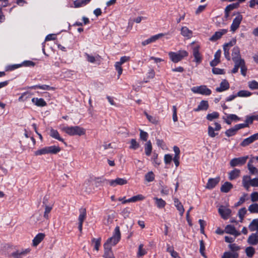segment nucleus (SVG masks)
<instances>
[{"label": "nucleus", "mask_w": 258, "mask_h": 258, "mask_svg": "<svg viewBox=\"0 0 258 258\" xmlns=\"http://www.w3.org/2000/svg\"><path fill=\"white\" fill-rule=\"evenodd\" d=\"M61 130L70 136H82L85 134V130L79 126H63L61 128Z\"/></svg>", "instance_id": "1"}, {"label": "nucleus", "mask_w": 258, "mask_h": 258, "mask_svg": "<svg viewBox=\"0 0 258 258\" xmlns=\"http://www.w3.org/2000/svg\"><path fill=\"white\" fill-rule=\"evenodd\" d=\"M60 148L58 146H51L45 147L40 149L34 152L35 156H41L46 154H56L60 151Z\"/></svg>", "instance_id": "2"}, {"label": "nucleus", "mask_w": 258, "mask_h": 258, "mask_svg": "<svg viewBox=\"0 0 258 258\" xmlns=\"http://www.w3.org/2000/svg\"><path fill=\"white\" fill-rule=\"evenodd\" d=\"M188 52L184 50H179L177 52H169L168 55L172 61L177 63L182 60L184 57L187 56Z\"/></svg>", "instance_id": "3"}, {"label": "nucleus", "mask_w": 258, "mask_h": 258, "mask_svg": "<svg viewBox=\"0 0 258 258\" xmlns=\"http://www.w3.org/2000/svg\"><path fill=\"white\" fill-rule=\"evenodd\" d=\"M120 239V232L119 227L116 226L115 228L113 236L108 239L107 242L105 243L107 245L110 244L111 245H115L116 244Z\"/></svg>", "instance_id": "4"}, {"label": "nucleus", "mask_w": 258, "mask_h": 258, "mask_svg": "<svg viewBox=\"0 0 258 258\" xmlns=\"http://www.w3.org/2000/svg\"><path fill=\"white\" fill-rule=\"evenodd\" d=\"M191 91L194 93L200 94L203 95H210L212 91L205 85L193 87L191 88Z\"/></svg>", "instance_id": "5"}, {"label": "nucleus", "mask_w": 258, "mask_h": 258, "mask_svg": "<svg viewBox=\"0 0 258 258\" xmlns=\"http://www.w3.org/2000/svg\"><path fill=\"white\" fill-rule=\"evenodd\" d=\"M248 159V156L235 158L231 160L230 165L231 167L240 166L244 165Z\"/></svg>", "instance_id": "6"}, {"label": "nucleus", "mask_w": 258, "mask_h": 258, "mask_svg": "<svg viewBox=\"0 0 258 258\" xmlns=\"http://www.w3.org/2000/svg\"><path fill=\"white\" fill-rule=\"evenodd\" d=\"M87 217L86 210L84 208H81L79 209V216L78 217L79 226L78 228L80 232L82 231L83 223Z\"/></svg>", "instance_id": "7"}, {"label": "nucleus", "mask_w": 258, "mask_h": 258, "mask_svg": "<svg viewBox=\"0 0 258 258\" xmlns=\"http://www.w3.org/2000/svg\"><path fill=\"white\" fill-rule=\"evenodd\" d=\"M242 19V16L241 15H238L233 20L231 25V31L234 32L239 27Z\"/></svg>", "instance_id": "8"}, {"label": "nucleus", "mask_w": 258, "mask_h": 258, "mask_svg": "<svg viewBox=\"0 0 258 258\" xmlns=\"http://www.w3.org/2000/svg\"><path fill=\"white\" fill-rule=\"evenodd\" d=\"M258 140V133L253 134L249 137L245 139L240 144V145L243 147H245L250 144L254 142L255 141Z\"/></svg>", "instance_id": "9"}, {"label": "nucleus", "mask_w": 258, "mask_h": 258, "mask_svg": "<svg viewBox=\"0 0 258 258\" xmlns=\"http://www.w3.org/2000/svg\"><path fill=\"white\" fill-rule=\"evenodd\" d=\"M218 212L224 219H227L231 213V211L230 209L222 206L220 207L218 209Z\"/></svg>", "instance_id": "10"}, {"label": "nucleus", "mask_w": 258, "mask_h": 258, "mask_svg": "<svg viewBox=\"0 0 258 258\" xmlns=\"http://www.w3.org/2000/svg\"><path fill=\"white\" fill-rule=\"evenodd\" d=\"M109 185L111 186L115 187L117 185H122L127 183V180L124 178H117L114 180H108Z\"/></svg>", "instance_id": "11"}, {"label": "nucleus", "mask_w": 258, "mask_h": 258, "mask_svg": "<svg viewBox=\"0 0 258 258\" xmlns=\"http://www.w3.org/2000/svg\"><path fill=\"white\" fill-rule=\"evenodd\" d=\"M199 49L200 46L199 45H197L192 48V53L195 58V61L198 64L201 63L202 61V56L199 52Z\"/></svg>", "instance_id": "12"}, {"label": "nucleus", "mask_w": 258, "mask_h": 258, "mask_svg": "<svg viewBox=\"0 0 258 258\" xmlns=\"http://www.w3.org/2000/svg\"><path fill=\"white\" fill-rule=\"evenodd\" d=\"M30 251V248H27L21 251L17 250L16 251L13 252L11 254V255L14 258H22L23 256L29 253Z\"/></svg>", "instance_id": "13"}, {"label": "nucleus", "mask_w": 258, "mask_h": 258, "mask_svg": "<svg viewBox=\"0 0 258 258\" xmlns=\"http://www.w3.org/2000/svg\"><path fill=\"white\" fill-rule=\"evenodd\" d=\"M225 231L226 233L234 235L235 237L240 235V232L237 231L235 228L231 225L226 226L225 229Z\"/></svg>", "instance_id": "14"}, {"label": "nucleus", "mask_w": 258, "mask_h": 258, "mask_svg": "<svg viewBox=\"0 0 258 258\" xmlns=\"http://www.w3.org/2000/svg\"><path fill=\"white\" fill-rule=\"evenodd\" d=\"M227 32L226 29H222L219 31L216 32L214 35L211 37L209 40L211 41H216L219 39L224 34Z\"/></svg>", "instance_id": "15"}, {"label": "nucleus", "mask_w": 258, "mask_h": 258, "mask_svg": "<svg viewBox=\"0 0 258 258\" xmlns=\"http://www.w3.org/2000/svg\"><path fill=\"white\" fill-rule=\"evenodd\" d=\"M232 60L233 61H240V60H243L241 59L239 48L238 47H234L233 48L232 52Z\"/></svg>", "instance_id": "16"}, {"label": "nucleus", "mask_w": 258, "mask_h": 258, "mask_svg": "<svg viewBox=\"0 0 258 258\" xmlns=\"http://www.w3.org/2000/svg\"><path fill=\"white\" fill-rule=\"evenodd\" d=\"M220 181V177L210 178L206 185V188L208 189L213 188Z\"/></svg>", "instance_id": "17"}, {"label": "nucleus", "mask_w": 258, "mask_h": 258, "mask_svg": "<svg viewBox=\"0 0 258 258\" xmlns=\"http://www.w3.org/2000/svg\"><path fill=\"white\" fill-rule=\"evenodd\" d=\"M209 108V104L208 101L202 100L199 103L197 108H195L194 111L198 112L201 110H207Z\"/></svg>", "instance_id": "18"}, {"label": "nucleus", "mask_w": 258, "mask_h": 258, "mask_svg": "<svg viewBox=\"0 0 258 258\" xmlns=\"http://www.w3.org/2000/svg\"><path fill=\"white\" fill-rule=\"evenodd\" d=\"M229 88V84L228 81L226 80H223L220 84V87H217L216 90L218 92H221L225 90H228Z\"/></svg>", "instance_id": "19"}, {"label": "nucleus", "mask_w": 258, "mask_h": 258, "mask_svg": "<svg viewBox=\"0 0 258 258\" xmlns=\"http://www.w3.org/2000/svg\"><path fill=\"white\" fill-rule=\"evenodd\" d=\"M104 257L105 258H114V254L111 250V248L109 247L106 243L104 245Z\"/></svg>", "instance_id": "20"}, {"label": "nucleus", "mask_w": 258, "mask_h": 258, "mask_svg": "<svg viewBox=\"0 0 258 258\" xmlns=\"http://www.w3.org/2000/svg\"><path fill=\"white\" fill-rule=\"evenodd\" d=\"M251 179H250V176L248 175H244L242 177V185L247 190H248L249 188L251 186Z\"/></svg>", "instance_id": "21"}, {"label": "nucleus", "mask_w": 258, "mask_h": 258, "mask_svg": "<svg viewBox=\"0 0 258 258\" xmlns=\"http://www.w3.org/2000/svg\"><path fill=\"white\" fill-rule=\"evenodd\" d=\"M45 234L42 233H39L36 235L33 240V245L37 246L44 238Z\"/></svg>", "instance_id": "22"}, {"label": "nucleus", "mask_w": 258, "mask_h": 258, "mask_svg": "<svg viewBox=\"0 0 258 258\" xmlns=\"http://www.w3.org/2000/svg\"><path fill=\"white\" fill-rule=\"evenodd\" d=\"M30 89H40L43 90H54V88L47 85H36L28 87Z\"/></svg>", "instance_id": "23"}, {"label": "nucleus", "mask_w": 258, "mask_h": 258, "mask_svg": "<svg viewBox=\"0 0 258 258\" xmlns=\"http://www.w3.org/2000/svg\"><path fill=\"white\" fill-rule=\"evenodd\" d=\"M174 206L177 208V210L179 211L180 215L182 216L184 212V209L183 206L178 199L175 198L174 199Z\"/></svg>", "instance_id": "24"}, {"label": "nucleus", "mask_w": 258, "mask_h": 258, "mask_svg": "<svg viewBox=\"0 0 258 258\" xmlns=\"http://www.w3.org/2000/svg\"><path fill=\"white\" fill-rule=\"evenodd\" d=\"M247 242L250 245H255L258 243V233H252L248 238Z\"/></svg>", "instance_id": "25"}, {"label": "nucleus", "mask_w": 258, "mask_h": 258, "mask_svg": "<svg viewBox=\"0 0 258 258\" xmlns=\"http://www.w3.org/2000/svg\"><path fill=\"white\" fill-rule=\"evenodd\" d=\"M32 102L39 107H44L47 105L46 102L43 98H33L32 99Z\"/></svg>", "instance_id": "26"}, {"label": "nucleus", "mask_w": 258, "mask_h": 258, "mask_svg": "<svg viewBox=\"0 0 258 258\" xmlns=\"http://www.w3.org/2000/svg\"><path fill=\"white\" fill-rule=\"evenodd\" d=\"M221 53V52L220 50H218L216 52L214 55V59L210 62V65L212 67H215L217 66L220 62Z\"/></svg>", "instance_id": "27"}, {"label": "nucleus", "mask_w": 258, "mask_h": 258, "mask_svg": "<svg viewBox=\"0 0 258 258\" xmlns=\"http://www.w3.org/2000/svg\"><path fill=\"white\" fill-rule=\"evenodd\" d=\"M50 136L53 138L58 140V141L62 142L65 145H66V143L64 141V140L60 137L59 134L57 130L51 128L50 131Z\"/></svg>", "instance_id": "28"}, {"label": "nucleus", "mask_w": 258, "mask_h": 258, "mask_svg": "<svg viewBox=\"0 0 258 258\" xmlns=\"http://www.w3.org/2000/svg\"><path fill=\"white\" fill-rule=\"evenodd\" d=\"M240 170L239 169L235 168L229 173V179L230 180H232L236 179L240 176Z\"/></svg>", "instance_id": "29"}, {"label": "nucleus", "mask_w": 258, "mask_h": 258, "mask_svg": "<svg viewBox=\"0 0 258 258\" xmlns=\"http://www.w3.org/2000/svg\"><path fill=\"white\" fill-rule=\"evenodd\" d=\"M181 34L184 37L189 38L192 36V32L187 27L184 26L181 28Z\"/></svg>", "instance_id": "30"}, {"label": "nucleus", "mask_w": 258, "mask_h": 258, "mask_svg": "<svg viewBox=\"0 0 258 258\" xmlns=\"http://www.w3.org/2000/svg\"><path fill=\"white\" fill-rule=\"evenodd\" d=\"M233 185L229 182H225L221 187V191L223 192H228L232 188Z\"/></svg>", "instance_id": "31"}, {"label": "nucleus", "mask_w": 258, "mask_h": 258, "mask_svg": "<svg viewBox=\"0 0 258 258\" xmlns=\"http://www.w3.org/2000/svg\"><path fill=\"white\" fill-rule=\"evenodd\" d=\"M248 228L251 231L258 230V219H253L249 225Z\"/></svg>", "instance_id": "32"}, {"label": "nucleus", "mask_w": 258, "mask_h": 258, "mask_svg": "<svg viewBox=\"0 0 258 258\" xmlns=\"http://www.w3.org/2000/svg\"><path fill=\"white\" fill-rule=\"evenodd\" d=\"M86 59L88 61L91 63H95L96 61L99 60V56L97 55L96 56H94L91 54H89L87 53H85L84 54Z\"/></svg>", "instance_id": "33"}, {"label": "nucleus", "mask_w": 258, "mask_h": 258, "mask_svg": "<svg viewBox=\"0 0 258 258\" xmlns=\"http://www.w3.org/2000/svg\"><path fill=\"white\" fill-rule=\"evenodd\" d=\"M90 0H76L74 2L75 8H80L85 6Z\"/></svg>", "instance_id": "34"}, {"label": "nucleus", "mask_w": 258, "mask_h": 258, "mask_svg": "<svg viewBox=\"0 0 258 258\" xmlns=\"http://www.w3.org/2000/svg\"><path fill=\"white\" fill-rule=\"evenodd\" d=\"M152 151V144L150 141H149L145 145V152L147 156L151 155Z\"/></svg>", "instance_id": "35"}, {"label": "nucleus", "mask_w": 258, "mask_h": 258, "mask_svg": "<svg viewBox=\"0 0 258 258\" xmlns=\"http://www.w3.org/2000/svg\"><path fill=\"white\" fill-rule=\"evenodd\" d=\"M154 200L155 201V204L158 208H163L165 206L166 202L162 199L155 197Z\"/></svg>", "instance_id": "36"}, {"label": "nucleus", "mask_w": 258, "mask_h": 258, "mask_svg": "<svg viewBox=\"0 0 258 258\" xmlns=\"http://www.w3.org/2000/svg\"><path fill=\"white\" fill-rule=\"evenodd\" d=\"M238 6H239V3L230 4V5L227 6L225 9L226 16L228 17V15H229L228 14L229 12L233 10L234 9H236V8H238Z\"/></svg>", "instance_id": "37"}, {"label": "nucleus", "mask_w": 258, "mask_h": 258, "mask_svg": "<svg viewBox=\"0 0 258 258\" xmlns=\"http://www.w3.org/2000/svg\"><path fill=\"white\" fill-rule=\"evenodd\" d=\"M145 178L148 182H151L154 180L155 175L152 171H149L145 174Z\"/></svg>", "instance_id": "38"}, {"label": "nucleus", "mask_w": 258, "mask_h": 258, "mask_svg": "<svg viewBox=\"0 0 258 258\" xmlns=\"http://www.w3.org/2000/svg\"><path fill=\"white\" fill-rule=\"evenodd\" d=\"M219 114L217 112H213L211 113H209L207 115V119L208 120L212 121L214 119H216L219 117Z\"/></svg>", "instance_id": "39"}, {"label": "nucleus", "mask_w": 258, "mask_h": 258, "mask_svg": "<svg viewBox=\"0 0 258 258\" xmlns=\"http://www.w3.org/2000/svg\"><path fill=\"white\" fill-rule=\"evenodd\" d=\"M236 94L237 97H245L250 96L251 95V93L248 91L241 90L239 91Z\"/></svg>", "instance_id": "40"}, {"label": "nucleus", "mask_w": 258, "mask_h": 258, "mask_svg": "<svg viewBox=\"0 0 258 258\" xmlns=\"http://www.w3.org/2000/svg\"><path fill=\"white\" fill-rule=\"evenodd\" d=\"M245 252L247 256L251 257L255 253L254 248L251 246L246 248Z\"/></svg>", "instance_id": "41"}, {"label": "nucleus", "mask_w": 258, "mask_h": 258, "mask_svg": "<svg viewBox=\"0 0 258 258\" xmlns=\"http://www.w3.org/2000/svg\"><path fill=\"white\" fill-rule=\"evenodd\" d=\"M238 254L230 252H225L224 253L222 258H237Z\"/></svg>", "instance_id": "42"}, {"label": "nucleus", "mask_w": 258, "mask_h": 258, "mask_svg": "<svg viewBox=\"0 0 258 258\" xmlns=\"http://www.w3.org/2000/svg\"><path fill=\"white\" fill-rule=\"evenodd\" d=\"M249 211L251 213H258V204H253L248 207Z\"/></svg>", "instance_id": "43"}, {"label": "nucleus", "mask_w": 258, "mask_h": 258, "mask_svg": "<svg viewBox=\"0 0 258 258\" xmlns=\"http://www.w3.org/2000/svg\"><path fill=\"white\" fill-rule=\"evenodd\" d=\"M237 130H236V127L235 126H234L233 127H232L231 128H229V130H227L226 132H225V135L227 136V137H231V136H234V135L236 134V132H237Z\"/></svg>", "instance_id": "44"}, {"label": "nucleus", "mask_w": 258, "mask_h": 258, "mask_svg": "<svg viewBox=\"0 0 258 258\" xmlns=\"http://www.w3.org/2000/svg\"><path fill=\"white\" fill-rule=\"evenodd\" d=\"M144 245L143 244H140L138 248V252L137 255L138 256H142L147 253L146 250L143 248Z\"/></svg>", "instance_id": "45"}, {"label": "nucleus", "mask_w": 258, "mask_h": 258, "mask_svg": "<svg viewBox=\"0 0 258 258\" xmlns=\"http://www.w3.org/2000/svg\"><path fill=\"white\" fill-rule=\"evenodd\" d=\"M52 209V206H48V205L45 206V211L44 213L43 217L45 219H49V215L48 214L51 211Z\"/></svg>", "instance_id": "46"}, {"label": "nucleus", "mask_w": 258, "mask_h": 258, "mask_svg": "<svg viewBox=\"0 0 258 258\" xmlns=\"http://www.w3.org/2000/svg\"><path fill=\"white\" fill-rule=\"evenodd\" d=\"M247 167L249 172L251 174H255L258 175V169L255 167L253 165H247Z\"/></svg>", "instance_id": "47"}, {"label": "nucleus", "mask_w": 258, "mask_h": 258, "mask_svg": "<svg viewBox=\"0 0 258 258\" xmlns=\"http://www.w3.org/2000/svg\"><path fill=\"white\" fill-rule=\"evenodd\" d=\"M131 145L130 148L134 150H136L139 147V144L137 142L136 139H132L130 142Z\"/></svg>", "instance_id": "48"}, {"label": "nucleus", "mask_w": 258, "mask_h": 258, "mask_svg": "<svg viewBox=\"0 0 258 258\" xmlns=\"http://www.w3.org/2000/svg\"><path fill=\"white\" fill-rule=\"evenodd\" d=\"M139 131L140 132V138L141 140L144 141H146L148 138V134L147 132H144L141 129H140Z\"/></svg>", "instance_id": "49"}, {"label": "nucleus", "mask_w": 258, "mask_h": 258, "mask_svg": "<svg viewBox=\"0 0 258 258\" xmlns=\"http://www.w3.org/2000/svg\"><path fill=\"white\" fill-rule=\"evenodd\" d=\"M241 60H240V61L239 60V61H234L235 65H234V68L232 70V73L235 74L238 72L239 68H240V66H241Z\"/></svg>", "instance_id": "50"}, {"label": "nucleus", "mask_w": 258, "mask_h": 258, "mask_svg": "<svg viewBox=\"0 0 258 258\" xmlns=\"http://www.w3.org/2000/svg\"><path fill=\"white\" fill-rule=\"evenodd\" d=\"M144 114L146 116L147 118H148L150 122L154 124L157 123L158 120L156 119V117L149 115L146 112H145Z\"/></svg>", "instance_id": "51"}, {"label": "nucleus", "mask_w": 258, "mask_h": 258, "mask_svg": "<svg viewBox=\"0 0 258 258\" xmlns=\"http://www.w3.org/2000/svg\"><path fill=\"white\" fill-rule=\"evenodd\" d=\"M240 71L241 74L243 76H246V71H247V68L245 65V62L244 60H241V63L240 66Z\"/></svg>", "instance_id": "52"}, {"label": "nucleus", "mask_w": 258, "mask_h": 258, "mask_svg": "<svg viewBox=\"0 0 258 258\" xmlns=\"http://www.w3.org/2000/svg\"><path fill=\"white\" fill-rule=\"evenodd\" d=\"M215 130L211 126H209L208 127V135L212 138L215 137L216 136L218 135L217 133L215 132Z\"/></svg>", "instance_id": "53"}, {"label": "nucleus", "mask_w": 258, "mask_h": 258, "mask_svg": "<svg viewBox=\"0 0 258 258\" xmlns=\"http://www.w3.org/2000/svg\"><path fill=\"white\" fill-rule=\"evenodd\" d=\"M246 213V209L245 208H241L239 210L238 215L241 221H242L243 220Z\"/></svg>", "instance_id": "54"}, {"label": "nucleus", "mask_w": 258, "mask_h": 258, "mask_svg": "<svg viewBox=\"0 0 258 258\" xmlns=\"http://www.w3.org/2000/svg\"><path fill=\"white\" fill-rule=\"evenodd\" d=\"M248 87L252 90L258 89V83L255 81H252L248 83Z\"/></svg>", "instance_id": "55"}, {"label": "nucleus", "mask_w": 258, "mask_h": 258, "mask_svg": "<svg viewBox=\"0 0 258 258\" xmlns=\"http://www.w3.org/2000/svg\"><path fill=\"white\" fill-rule=\"evenodd\" d=\"M121 66V64L118 63L117 62H115V66H114L115 69L118 73V78L119 77V76L121 75V74L122 73V69Z\"/></svg>", "instance_id": "56"}, {"label": "nucleus", "mask_w": 258, "mask_h": 258, "mask_svg": "<svg viewBox=\"0 0 258 258\" xmlns=\"http://www.w3.org/2000/svg\"><path fill=\"white\" fill-rule=\"evenodd\" d=\"M92 241L93 242L95 243L94 248L96 250H99V246L100 245L101 238H98V239L93 238Z\"/></svg>", "instance_id": "57"}, {"label": "nucleus", "mask_w": 258, "mask_h": 258, "mask_svg": "<svg viewBox=\"0 0 258 258\" xmlns=\"http://www.w3.org/2000/svg\"><path fill=\"white\" fill-rule=\"evenodd\" d=\"M173 159L172 157L170 154H165L164 156V162L166 164H169L171 162L172 160Z\"/></svg>", "instance_id": "58"}, {"label": "nucleus", "mask_w": 258, "mask_h": 258, "mask_svg": "<svg viewBox=\"0 0 258 258\" xmlns=\"http://www.w3.org/2000/svg\"><path fill=\"white\" fill-rule=\"evenodd\" d=\"M164 34L163 33H159L157 35H154L150 38L151 42H154L161 37L163 36Z\"/></svg>", "instance_id": "59"}, {"label": "nucleus", "mask_w": 258, "mask_h": 258, "mask_svg": "<svg viewBox=\"0 0 258 258\" xmlns=\"http://www.w3.org/2000/svg\"><path fill=\"white\" fill-rule=\"evenodd\" d=\"M132 201L133 202H136L138 201H142L144 199V197L142 195H138L132 197Z\"/></svg>", "instance_id": "60"}, {"label": "nucleus", "mask_w": 258, "mask_h": 258, "mask_svg": "<svg viewBox=\"0 0 258 258\" xmlns=\"http://www.w3.org/2000/svg\"><path fill=\"white\" fill-rule=\"evenodd\" d=\"M22 66V64H13V65H11V66H9L7 67V71H13V70H14L15 69H17L20 67H21Z\"/></svg>", "instance_id": "61"}, {"label": "nucleus", "mask_w": 258, "mask_h": 258, "mask_svg": "<svg viewBox=\"0 0 258 258\" xmlns=\"http://www.w3.org/2000/svg\"><path fill=\"white\" fill-rule=\"evenodd\" d=\"M200 252L201 254L205 256L204 250L205 249L204 242L203 240H200Z\"/></svg>", "instance_id": "62"}, {"label": "nucleus", "mask_w": 258, "mask_h": 258, "mask_svg": "<svg viewBox=\"0 0 258 258\" xmlns=\"http://www.w3.org/2000/svg\"><path fill=\"white\" fill-rule=\"evenodd\" d=\"M21 64L22 66L25 67H34L35 66V63L31 60L24 61Z\"/></svg>", "instance_id": "63"}, {"label": "nucleus", "mask_w": 258, "mask_h": 258, "mask_svg": "<svg viewBox=\"0 0 258 258\" xmlns=\"http://www.w3.org/2000/svg\"><path fill=\"white\" fill-rule=\"evenodd\" d=\"M251 200L252 202H256L258 200V192H253L250 195Z\"/></svg>", "instance_id": "64"}]
</instances>
